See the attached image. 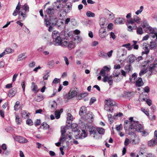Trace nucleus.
<instances>
[{"label":"nucleus","mask_w":157,"mask_h":157,"mask_svg":"<svg viewBox=\"0 0 157 157\" xmlns=\"http://www.w3.org/2000/svg\"><path fill=\"white\" fill-rule=\"evenodd\" d=\"M146 157H156L155 155L151 153H149L146 154Z\"/></svg>","instance_id":"nucleus-64"},{"label":"nucleus","mask_w":157,"mask_h":157,"mask_svg":"<svg viewBox=\"0 0 157 157\" xmlns=\"http://www.w3.org/2000/svg\"><path fill=\"white\" fill-rule=\"evenodd\" d=\"M77 53V56L80 58H82V56L83 55V52L82 51L80 50H77L76 51Z\"/></svg>","instance_id":"nucleus-34"},{"label":"nucleus","mask_w":157,"mask_h":157,"mask_svg":"<svg viewBox=\"0 0 157 157\" xmlns=\"http://www.w3.org/2000/svg\"><path fill=\"white\" fill-rule=\"evenodd\" d=\"M85 116L86 119L89 120L90 122H91L93 121L94 115L92 112L89 111L88 113H86Z\"/></svg>","instance_id":"nucleus-13"},{"label":"nucleus","mask_w":157,"mask_h":157,"mask_svg":"<svg viewBox=\"0 0 157 157\" xmlns=\"http://www.w3.org/2000/svg\"><path fill=\"white\" fill-rule=\"evenodd\" d=\"M149 34H151V36L153 38H154L155 36L156 37V39H157V33L155 31V29H154V32L153 33H149Z\"/></svg>","instance_id":"nucleus-56"},{"label":"nucleus","mask_w":157,"mask_h":157,"mask_svg":"<svg viewBox=\"0 0 157 157\" xmlns=\"http://www.w3.org/2000/svg\"><path fill=\"white\" fill-rule=\"evenodd\" d=\"M41 123L40 120H37L35 123V125L36 126L40 125Z\"/></svg>","instance_id":"nucleus-63"},{"label":"nucleus","mask_w":157,"mask_h":157,"mask_svg":"<svg viewBox=\"0 0 157 157\" xmlns=\"http://www.w3.org/2000/svg\"><path fill=\"white\" fill-rule=\"evenodd\" d=\"M32 90L34 93L37 92L39 90L38 89L37 86L35 84L34 82L32 83V86L31 87Z\"/></svg>","instance_id":"nucleus-24"},{"label":"nucleus","mask_w":157,"mask_h":157,"mask_svg":"<svg viewBox=\"0 0 157 157\" xmlns=\"http://www.w3.org/2000/svg\"><path fill=\"white\" fill-rule=\"evenodd\" d=\"M137 77V74L136 73H135L132 75V78H130V80L132 82V79H133L134 80H135Z\"/></svg>","instance_id":"nucleus-49"},{"label":"nucleus","mask_w":157,"mask_h":157,"mask_svg":"<svg viewBox=\"0 0 157 157\" xmlns=\"http://www.w3.org/2000/svg\"><path fill=\"white\" fill-rule=\"evenodd\" d=\"M125 20L122 18H118L116 19L115 23L116 24H121L124 23Z\"/></svg>","instance_id":"nucleus-26"},{"label":"nucleus","mask_w":157,"mask_h":157,"mask_svg":"<svg viewBox=\"0 0 157 157\" xmlns=\"http://www.w3.org/2000/svg\"><path fill=\"white\" fill-rule=\"evenodd\" d=\"M106 33L105 31V29L104 28L101 27V28L99 30V36L101 38H104L106 37V35L104 36L102 34Z\"/></svg>","instance_id":"nucleus-22"},{"label":"nucleus","mask_w":157,"mask_h":157,"mask_svg":"<svg viewBox=\"0 0 157 157\" xmlns=\"http://www.w3.org/2000/svg\"><path fill=\"white\" fill-rule=\"evenodd\" d=\"M156 140L155 139H153L149 141L148 142L147 144L149 146L153 147L155 146L156 144Z\"/></svg>","instance_id":"nucleus-23"},{"label":"nucleus","mask_w":157,"mask_h":157,"mask_svg":"<svg viewBox=\"0 0 157 157\" xmlns=\"http://www.w3.org/2000/svg\"><path fill=\"white\" fill-rule=\"evenodd\" d=\"M27 17L26 13H24L22 11H19L18 19L20 21H23Z\"/></svg>","instance_id":"nucleus-15"},{"label":"nucleus","mask_w":157,"mask_h":157,"mask_svg":"<svg viewBox=\"0 0 157 157\" xmlns=\"http://www.w3.org/2000/svg\"><path fill=\"white\" fill-rule=\"evenodd\" d=\"M142 150V148H140V151L139 153L140 155L141 156H142V157H144V155L146 156L147 154L146 152L145 151V150L143 151Z\"/></svg>","instance_id":"nucleus-37"},{"label":"nucleus","mask_w":157,"mask_h":157,"mask_svg":"<svg viewBox=\"0 0 157 157\" xmlns=\"http://www.w3.org/2000/svg\"><path fill=\"white\" fill-rule=\"evenodd\" d=\"M63 109L61 108L60 110L57 109L55 111V114L56 118V119H58L60 118L61 114L63 112Z\"/></svg>","instance_id":"nucleus-16"},{"label":"nucleus","mask_w":157,"mask_h":157,"mask_svg":"<svg viewBox=\"0 0 157 157\" xmlns=\"http://www.w3.org/2000/svg\"><path fill=\"white\" fill-rule=\"evenodd\" d=\"M35 66V62L34 61H33L31 63H30L29 66L30 67H33Z\"/></svg>","instance_id":"nucleus-59"},{"label":"nucleus","mask_w":157,"mask_h":157,"mask_svg":"<svg viewBox=\"0 0 157 157\" xmlns=\"http://www.w3.org/2000/svg\"><path fill=\"white\" fill-rule=\"evenodd\" d=\"M127 54V51L124 48L121 47L119 48L117 52V55L119 57H123L126 56Z\"/></svg>","instance_id":"nucleus-8"},{"label":"nucleus","mask_w":157,"mask_h":157,"mask_svg":"<svg viewBox=\"0 0 157 157\" xmlns=\"http://www.w3.org/2000/svg\"><path fill=\"white\" fill-rule=\"evenodd\" d=\"M86 108L84 106H82L80 109L79 112V115L82 117L84 115H85V114H86Z\"/></svg>","instance_id":"nucleus-18"},{"label":"nucleus","mask_w":157,"mask_h":157,"mask_svg":"<svg viewBox=\"0 0 157 157\" xmlns=\"http://www.w3.org/2000/svg\"><path fill=\"white\" fill-rule=\"evenodd\" d=\"M29 113H27L25 110H23L21 112V114L22 117L26 119L29 118Z\"/></svg>","instance_id":"nucleus-27"},{"label":"nucleus","mask_w":157,"mask_h":157,"mask_svg":"<svg viewBox=\"0 0 157 157\" xmlns=\"http://www.w3.org/2000/svg\"><path fill=\"white\" fill-rule=\"evenodd\" d=\"M88 95V94L86 93H83L81 94H79L80 97L81 98H83L87 96Z\"/></svg>","instance_id":"nucleus-58"},{"label":"nucleus","mask_w":157,"mask_h":157,"mask_svg":"<svg viewBox=\"0 0 157 157\" xmlns=\"http://www.w3.org/2000/svg\"><path fill=\"white\" fill-rule=\"evenodd\" d=\"M157 67L155 66L153 64H151L149 68V71L150 72V75L152 74L153 71H154L155 68Z\"/></svg>","instance_id":"nucleus-28"},{"label":"nucleus","mask_w":157,"mask_h":157,"mask_svg":"<svg viewBox=\"0 0 157 157\" xmlns=\"http://www.w3.org/2000/svg\"><path fill=\"white\" fill-rule=\"evenodd\" d=\"M130 143V141L129 140L128 138H126L124 142V145L126 146H127Z\"/></svg>","instance_id":"nucleus-60"},{"label":"nucleus","mask_w":157,"mask_h":157,"mask_svg":"<svg viewBox=\"0 0 157 157\" xmlns=\"http://www.w3.org/2000/svg\"><path fill=\"white\" fill-rule=\"evenodd\" d=\"M26 124L29 126L32 125L33 124V122L30 119H28L26 120Z\"/></svg>","instance_id":"nucleus-45"},{"label":"nucleus","mask_w":157,"mask_h":157,"mask_svg":"<svg viewBox=\"0 0 157 157\" xmlns=\"http://www.w3.org/2000/svg\"><path fill=\"white\" fill-rule=\"evenodd\" d=\"M129 61L130 63H132L136 59V57L133 54H131L128 56Z\"/></svg>","instance_id":"nucleus-29"},{"label":"nucleus","mask_w":157,"mask_h":157,"mask_svg":"<svg viewBox=\"0 0 157 157\" xmlns=\"http://www.w3.org/2000/svg\"><path fill=\"white\" fill-rule=\"evenodd\" d=\"M54 10L52 8H49L47 10V12L48 14L52 15L54 14Z\"/></svg>","instance_id":"nucleus-35"},{"label":"nucleus","mask_w":157,"mask_h":157,"mask_svg":"<svg viewBox=\"0 0 157 157\" xmlns=\"http://www.w3.org/2000/svg\"><path fill=\"white\" fill-rule=\"evenodd\" d=\"M134 125L136 126L135 128H132V132L136 131L138 132L141 133V135L143 136H146L148 135V131L147 130H144L143 126L141 124L136 123Z\"/></svg>","instance_id":"nucleus-4"},{"label":"nucleus","mask_w":157,"mask_h":157,"mask_svg":"<svg viewBox=\"0 0 157 157\" xmlns=\"http://www.w3.org/2000/svg\"><path fill=\"white\" fill-rule=\"evenodd\" d=\"M65 34L64 33L62 32L60 33L57 31H53L52 35L54 40V44L55 46H60L71 49L75 47V44L72 41L68 40L65 38Z\"/></svg>","instance_id":"nucleus-1"},{"label":"nucleus","mask_w":157,"mask_h":157,"mask_svg":"<svg viewBox=\"0 0 157 157\" xmlns=\"http://www.w3.org/2000/svg\"><path fill=\"white\" fill-rule=\"evenodd\" d=\"M97 132L100 134H103L105 132V129L102 128H97Z\"/></svg>","instance_id":"nucleus-38"},{"label":"nucleus","mask_w":157,"mask_h":157,"mask_svg":"<svg viewBox=\"0 0 157 157\" xmlns=\"http://www.w3.org/2000/svg\"><path fill=\"white\" fill-rule=\"evenodd\" d=\"M67 118L68 120H69L70 121H72L73 120L72 116L71 114L70 113H69L67 114Z\"/></svg>","instance_id":"nucleus-50"},{"label":"nucleus","mask_w":157,"mask_h":157,"mask_svg":"<svg viewBox=\"0 0 157 157\" xmlns=\"http://www.w3.org/2000/svg\"><path fill=\"white\" fill-rule=\"evenodd\" d=\"M58 19L54 15H51L50 16L48 19H44V23L46 27H48L51 24L53 25L56 24Z\"/></svg>","instance_id":"nucleus-5"},{"label":"nucleus","mask_w":157,"mask_h":157,"mask_svg":"<svg viewBox=\"0 0 157 157\" xmlns=\"http://www.w3.org/2000/svg\"><path fill=\"white\" fill-rule=\"evenodd\" d=\"M150 43L151 44L150 45V48L151 49H155L156 47V46L155 43H152L151 42Z\"/></svg>","instance_id":"nucleus-57"},{"label":"nucleus","mask_w":157,"mask_h":157,"mask_svg":"<svg viewBox=\"0 0 157 157\" xmlns=\"http://www.w3.org/2000/svg\"><path fill=\"white\" fill-rule=\"evenodd\" d=\"M15 121L17 124H21V120L18 115H16V116Z\"/></svg>","instance_id":"nucleus-39"},{"label":"nucleus","mask_w":157,"mask_h":157,"mask_svg":"<svg viewBox=\"0 0 157 157\" xmlns=\"http://www.w3.org/2000/svg\"><path fill=\"white\" fill-rule=\"evenodd\" d=\"M142 27L144 30L148 33H153L154 32V29L150 27L146 21H144Z\"/></svg>","instance_id":"nucleus-6"},{"label":"nucleus","mask_w":157,"mask_h":157,"mask_svg":"<svg viewBox=\"0 0 157 157\" xmlns=\"http://www.w3.org/2000/svg\"><path fill=\"white\" fill-rule=\"evenodd\" d=\"M140 141V139L138 137H136L135 139L132 140V144H136L139 143Z\"/></svg>","instance_id":"nucleus-44"},{"label":"nucleus","mask_w":157,"mask_h":157,"mask_svg":"<svg viewBox=\"0 0 157 157\" xmlns=\"http://www.w3.org/2000/svg\"><path fill=\"white\" fill-rule=\"evenodd\" d=\"M15 140L20 143H25L28 142L25 137L19 136H16L15 137Z\"/></svg>","instance_id":"nucleus-11"},{"label":"nucleus","mask_w":157,"mask_h":157,"mask_svg":"<svg viewBox=\"0 0 157 157\" xmlns=\"http://www.w3.org/2000/svg\"><path fill=\"white\" fill-rule=\"evenodd\" d=\"M87 136V134L84 130H82V132L79 136L80 138L82 139L85 138Z\"/></svg>","instance_id":"nucleus-36"},{"label":"nucleus","mask_w":157,"mask_h":157,"mask_svg":"<svg viewBox=\"0 0 157 157\" xmlns=\"http://www.w3.org/2000/svg\"><path fill=\"white\" fill-rule=\"evenodd\" d=\"M97 128L93 126H90L89 127V131L91 135H93L94 138L97 139V136L98 135L97 132Z\"/></svg>","instance_id":"nucleus-9"},{"label":"nucleus","mask_w":157,"mask_h":157,"mask_svg":"<svg viewBox=\"0 0 157 157\" xmlns=\"http://www.w3.org/2000/svg\"><path fill=\"white\" fill-rule=\"evenodd\" d=\"M144 84L143 82L142 81V78L140 77L136 81V85L137 86L140 87L142 86Z\"/></svg>","instance_id":"nucleus-25"},{"label":"nucleus","mask_w":157,"mask_h":157,"mask_svg":"<svg viewBox=\"0 0 157 157\" xmlns=\"http://www.w3.org/2000/svg\"><path fill=\"white\" fill-rule=\"evenodd\" d=\"M122 129V125L120 124L119 125H117L116 126V129L118 131H120Z\"/></svg>","instance_id":"nucleus-51"},{"label":"nucleus","mask_w":157,"mask_h":157,"mask_svg":"<svg viewBox=\"0 0 157 157\" xmlns=\"http://www.w3.org/2000/svg\"><path fill=\"white\" fill-rule=\"evenodd\" d=\"M41 126L43 127V128L45 129H48L49 128V126L46 123L44 122L42 124Z\"/></svg>","instance_id":"nucleus-46"},{"label":"nucleus","mask_w":157,"mask_h":157,"mask_svg":"<svg viewBox=\"0 0 157 157\" xmlns=\"http://www.w3.org/2000/svg\"><path fill=\"white\" fill-rule=\"evenodd\" d=\"M130 66H131L129 64L125 66V70L126 72H128L131 70Z\"/></svg>","instance_id":"nucleus-48"},{"label":"nucleus","mask_w":157,"mask_h":157,"mask_svg":"<svg viewBox=\"0 0 157 157\" xmlns=\"http://www.w3.org/2000/svg\"><path fill=\"white\" fill-rule=\"evenodd\" d=\"M98 56L105 58H106L107 57L106 53L102 51H100L98 52Z\"/></svg>","instance_id":"nucleus-31"},{"label":"nucleus","mask_w":157,"mask_h":157,"mask_svg":"<svg viewBox=\"0 0 157 157\" xmlns=\"http://www.w3.org/2000/svg\"><path fill=\"white\" fill-rule=\"evenodd\" d=\"M96 100V99L95 98L92 97V98L91 99H90V105H91L92 104H93V103H94V102Z\"/></svg>","instance_id":"nucleus-55"},{"label":"nucleus","mask_w":157,"mask_h":157,"mask_svg":"<svg viewBox=\"0 0 157 157\" xmlns=\"http://www.w3.org/2000/svg\"><path fill=\"white\" fill-rule=\"evenodd\" d=\"M106 71H105L104 69H102L100 71V74L103 77H104L106 76Z\"/></svg>","instance_id":"nucleus-52"},{"label":"nucleus","mask_w":157,"mask_h":157,"mask_svg":"<svg viewBox=\"0 0 157 157\" xmlns=\"http://www.w3.org/2000/svg\"><path fill=\"white\" fill-rule=\"evenodd\" d=\"M51 107L53 109H55L57 108V103L55 101H53L51 103Z\"/></svg>","instance_id":"nucleus-41"},{"label":"nucleus","mask_w":157,"mask_h":157,"mask_svg":"<svg viewBox=\"0 0 157 157\" xmlns=\"http://www.w3.org/2000/svg\"><path fill=\"white\" fill-rule=\"evenodd\" d=\"M124 127L126 131L128 130L129 131V127L131 125L130 122L128 120H126L124 122Z\"/></svg>","instance_id":"nucleus-21"},{"label":"nucleus","mask_w":157,"mask_h":157,"mask_svg":"<svg viewBox=\"0 0 157 157\" xmlns=\"http://www.w3.org/2000/svg\"><path fill=\"white\" fill-rule=\"evenodd\" d=\"M77 93L76 91L73 89H71L69 92L68 98L70 99L76 96Z\"/></svg>","instance_id":"nucleus-14"},{"label":"nucleus","mask_w":157,"mask_h":157,"mask_svg":"<svg viewBox=\"0 0 157 157\" xmlns=\"http://www.w3.org/2000/svg\"><path fill=\"white\" fill-rule=\"evenodd\" d=\"M60 81V80L59 78H55L52 82V83L56 84L58 83Z\"/></svg>","instance_id":"nucleus-54"},{"label":"nucleus","mask_w":157,"mask_h":157,"mask_svg":"<svg viewBox=\"0 0 157 157\" xmlns=\"http://www.w3.org/2000/svg\"><path fill=\"white\" fill-rule=\"evenodd\" d=\"M69 134L67 135V137H65V136L61 135L60 138L59 139V141L62 143L64 142V141L66 139V138L67 136L70 138V139H71V133L70 132Z\"/></svg>","instance_id":"nucleus-19"},{"label":"nucleus","mask_w":157,"mask_h":157,"mask_svg":"<svg viewBox=\"0 0 157 157\" xmlns=\"http://www.w3.org/2000/svg\"><path fill=\"white\" fill-rule=\"evenodd\" d=\"M105 103L104 109L109 112H112L113 110V107L117 106L116 102L110 99L105 100Z\"/></svg>","instance_id":"nucleus-3"},{"label":"nucleus","mask_w":157,"mask_h":157,"mask_svg":"<svg viewBox=\"0 0 157 157\" xmlns=\"http://www.w3.org/2000/svg\"><path fill=\"white\" fill-rule=\"evenodd\" d=\"M26 55V53L25 52H24L20 54L18 56L17 61H20L23 60L25 59L27 57V56Z\"/></svg>","instance_id":"nucleus-20"},{"label":"nucleus","mask_w":157,"mask_h":157,"mask_svg":"<svg viewBox=\"0 0 157 157\" xmlns=\"http://www.w3.org/2000/svg\"><path fill=\"white\" fill-rule=\"evenodd\" d=\"M107 13L109 16V19H112L114 18V16L113 13L110 12L109 10H108Z\"/></svg>","instance_id":"nucleus-42"},{"label":"nucleus","mask_w":157,"mask_h":157,"mask_svg":"<svg viewBox=\"0 0 157 157\" xmlns=\"http://www.w3.org/2000/svg\"><path fill=\"white\" fill-rule=\"evenodd\" d=\"M78 126V125L76 124H74L72 125L71 126L75 131H77V130Z\"/></svg>","instance_id":"nucleus-53"},{"label":"nucleus","mask_w":157,"mask_h":157,"mask_svg":"<svg viewBox=\"0 0 157 157\" xmlns=\"http://www.w3.org/2000/svg\"><path fill=\"white\" fill-rule=\"evenodd\" d=\"M103 81L104 82H108L110 85H112L113 83V80L112 76H107L104 77Z\"/></svg>","instance_id":"nucleus-12"},{"label":"nucleus","mask_w":157,"mask_h":157,"mask_svg":"<svg viewBox=\"0 0 157 157\" xmlns=\"http://www.w3.org/2000/svg\"><path fill=\"white\" fill-rule=\"evenodd\" d=\"M144 90L145 92L148 93L150 91V89L149 87L146 86L144 88Z\"/></svg>","instance_id":"nucleus-62"},{"label":"nucleus","mask_w":157,"mask_h":157,"mask_svg":"<svg viewBox=\"0 0 157 157\" xmlns=\"http://www.w3.org/2000/svg\"><path fill=\"white\" fill-rule=\"evenodd\" d=\"M16 92V89L15 88H13L10 90L8 95L10 97H12L15 95Z\"/></svg>","instance_id":"nucleus-17"},{"label":"nucleus","mask_w":157,"mask_h":157,"mask_svg":"<svg viewBox=\"0 0 157 157\" xmlns=\"http://www.w3.org/2000/svg\"><path fill=\"white\" fill-rule=\"evenodd\" d=\"M129 121L131 123V125L129 127V130L130 132H128V134L130 135H132L134 134V132H132V128H135L136 125H134L136 123H137L138 124H139L138 121H133V117H130L129 119Z\"/></svg>","instance_id":"nucleus-7"},{"label":"nucleus","mask_w":157,"mask_h":157,"mask_svg":"<svg viewBox=\"0 0 157 157\" xmlns=\"http://www.w3.org/2000/svg\"><path fill=\"white\" fill-rule=\"evenodd\" d=\"M22 9L25 10V13H27L29 11V6L27 4H25L22 6Z\"/></svg>","instance_id":"nucleus-32"},{"label":"nucleus","mask_w":157,"mask_h":157,"mask_svg":"<svg viewBox=\"0 0 157 157\" xmlns=\"http://www.w3.org/2000/svg\"><path fill=\"white\" fill-rule=\"evenodd\" d=\"M66 11L65 10H61L59 11L58 13V15L59 17H64L65 15L66 14Z\"/></svg>","instance_id":"nucleus-30"},{"label":"nucleus","mask_w":157,"mask_h":157,"mask_svg":"<svg viewBox=\"0 0 157 157\" xmlns=\"http://www.w3.org/2000/svg\"><path fill=\"white\" fill-rule=\"evenodd\" d=\"M113 52V51L112 50H111L109 52H108L106 54V56L107 55L109 58H110L112 55Z\"/></svg>","instance_id":"nucleus-61"},{"label":"nucleus","mask_w":157,"mask_h":157,"mask_svg":"<svg viewBox=\"0 0 157 157\" xmlns=\"http://www.w3.org/2000/svg\"><path fill=\"white\" fill-rule=\"evenodd\" d=\"M140 20V18L136 15H134L132 18L127 20V25L128 26V30L131 31L132 29H136L137 28L136 23L139 24Z\"/></svg>","instance_id":"nucleus-2"},{"label":"nucleus","mask_w":157,"mask_h":157,"mask_svg":"<svg viewBox=\"0 0 157 157\" xmlns=\"http://www.w3.org/2000/svg\"><path fill=\"white\" fill-rule=\"evenodd\" d=\"M4 52H6V54H9L10 53H12L13 52V50L11 48H7L5 49Z\"/></svg>","instance_id":"nucleus-43"},{"label":"nucleus","mask_w":157,"mask_h":157,"mask_svg":"<svg viewBox=\"0 0 157 157\" xmlns=\"http://www.w3.org/2000/svg\"><path fill=\"white\" fill-rule=\"evenodd\" d=\"M86 15V16L89 17H94L95 15L94 13L89 11H87Z\"/></svg>","instance_id":"nucleus-33"},{"label":"nucleus","mask_w":157,"mask_h":157,"mask_svg":"<svg viewBox=\"0 0 157 157\" xmlns=\"http://www.w3.org/2000/svg\"><path fill=\"white\" fill-rule=\"evenodd\" d=\"M137 33L138 34L141 35L144 32L141 27H139L136 30Z\"/></svg>","instance_id":"nucleus-40"},{"label":"nucleus","mask_w":157,"mask_h":157,"mask_svg":"<svg viewBox=\"0 0 157 157\" xmlns=\"http://www.w3.org/2000/svg\"><path fill=\"white\" fill-rule=\"evenodd\" d=\"M149 46V44L147 43H144L143 44L142 48L144 51L142 52V54H148L149 52V50L148 48Z\"/></svg>","instance_id":"nucleus-10"},{"label":"nucleus","mask_w":157,"mask_h":157,"mask_svg":"<svg viewBox=\"0 0 157 157\" xmlns=\"http://www.w3.org/2000/svg\"><path fill=\"white\" fill-rule=\"evenodd\" d=\"M147 72V69H143L141 70L139 73V75L140 76H141L142 75L144 74Z\"/></svg>","instance_id":"nucleus-47"}]
</instances>
